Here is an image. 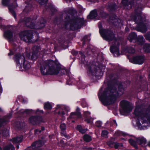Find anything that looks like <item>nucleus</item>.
Segmentation results:
<instances>
[{
  "label": "nucleus",
  "mask_w": 150,
  "mask_h": 150,
  "mask_svg": "<svg viewBox=\"0 0 150 150\" xmlns=\"http://www.w3.org/2000/svg\"><path fill=\"white\" fill-rule=\"evenodd\" d=\"M58 63L57 61H54L51 59L44 62L42 65H41L40 68L41 74L42 75H56L59 73L61 70L62 74L67 75V84L70 85L74 83V79L69 76L66 69H61L60 65Z\"/></svg>",
  "instance_id": "f257e3e1"
},
{
  "label": "nucleus",
  "mask_w": 150,
  "mask_h": 150,
  "mask_svg": "<svg viewBox=\"0 0 150 150\" xmlns=\"http://www.w3.org/2000/svg\"><path fill=\"white\" fill-rule=\"evenodd\" d=\"M103 88H100L98 95L100 100L103 105L108 106L114 103L116 100V95L114 94L117 88L113 85L108 83V86L103 91Z\"/></svg>",
  "instance_id": "f03ea898"
},
{
  "label": "nucleus",
  "mask_w": 150,
  "mask_h": 150,
  "mask_svg": "<svg viewBox=\"0 0 150 150\" xmlns=\"http://www.w3.org/2000/svg\"><path fill=\"white\" fill-rule=\"evenodd\" d=\"M138 8L135 10L134 13L132 16L131 18L137 23L136 30L142 33L146 32L147 31L146 26L144 23V18L142 16V5L137 7Z\"/></svg>",
  "instance_id": "7ed1b4c3"
},
{
  "label": "nucleus",
  "mask_w": 150,
  "mask_h": 150,
  "mask_svg": "<svg viewBox=\"0 0 150 150\" xmlns=\"http://www.w3.org/2000/svg\"><path fill=\"white\" fill-rule=\"evenodd\" d=\"M64 19L66 20L64 22L65 26H67L70 24V29L72 30L81 28L86 22L83 18L77 16L71 18L70 16L67 15L64 17Z\"/></svg>",
  "instance_id": "20e7f679"
},
{
  "label": "nucleus",
  "mask_w": 150,
  "mask_h": 150,
  "mask_svg": "<svg viewBox=\"0 0 150 150\" xmlns=\"http://www.w3.org/2000/svg\"><path fill=\"white\" fill-rule=\"evenodd\" d=\"M98 67L99 69L92 64H88L86 65V74L87 76L90 79L95 77L97 79L100 78L103 75V71L105 66L102 64H98Z\"/></svg>",
  "instance_id": "39448f33"
},
{
  "label": "nucleus",
  "mask_w": 150,
  "mask_h": 150,
  "mask_svg": "<svg viewBox=\"0 0 150 150\" xmlns=\"http://www.w3.org/2000/svg\"><path fill=\"white\" fill-rule=\"evenodd\" d=\"M98 28L99 33L104 40L111 41L115 39V34L112 30L107 28H103L101 24H99Z\"/></svg>",
  "instance_id": "423d86ee"
},
{
  "label": "nucleus",
  "mask_w": 150,
  "mask_h": 150,
  "mask_svg": "<svg viewBox=\"0 0 150 150\" xmlns=\"http://www.w3.org/2000/svg\"><path fill=\"white\" fill-rule=\"evenodd\" d=\"M13 59L17 64L23 65V67L25 69H28L31 66L26 61L24 55L19 54H15L13 57Z\"/></svg>",
  "instance_id": "0eeeda50"
},
{
  "label": "nucleus",
  "mask_w": 150,
  "mask_h": 150,
  "mask_svg": "<svg viewBox=\"0 0 150 150\" xmlns=\"http://www.w3.org/2000/svg\"><path fill=\"white\" fill-rule=\"evenodd\" d=\"M134 114L136 117L140 118L141 119H143L146 117L147 119V120L150 122V108H147L145 112H143L142 110H139V108H136Z\"/></svg>",
  "instance_id": "6e6552de"
},
{
  "label": "nucleus",
  "mask_w": 150,
  "mask_h": 150,
  "mask_svg": "<svg viewBox=\"0 0 150 150\" xmlns=\"http://www.w3.org/2000/svg\"><path fill=\"white\" fill-rule=\"evenodd\" d=\"M141 0H122L121 4L125 7H127L129 5L130 6V9L135 8L134 10L138 8L137 7L139 5H142V8H143V5L141 3ZM135 11H134V12Z\"/></svg>",
  "instance_id": "1a4fd4ad"
},
{
  "label": "nucleus",
  "mask_w": 150,
  "mask_h": 150,
  "mask_svg": "<svg viewBox=\"0 0 150 150\" xmlns=\"http://www.w3.org/2000/svg\"><path fill=\"white\" fill-rule=\"evenodd\" d=\"M122 109L120 110V112L121 115H124L125 114L130 112L132 110V108L128 101L126 100H122L120 103Z\"/></svg>",
  "instance_id": "9d476101"
},
{
  "label": "nucleus",
  "mask_w": 150,
  "mask_h": 150,
  "mask_svg": "<svg viewBox=\"0 0 150 150\" xmlns=\"http://www.w3.org/2000/svg\"><path fill=\"white\" fill-rule=\"evenodd\" d=\"M19 37L21 40L27 42H31L33 36V32L29 30H27L20 33Z\"/></svg>",
  "instance_id": "9b49d317"
},
{
  "label": "nucleus",
  "mask_w": 150,
  "mask_h": 150,
  "mask_svg": "<svg viewBox=\"0 0 150 150\" xmlns=\"http://www.w3.org/2000/svg\"><path fill=\"white\" fill-rule=\"evenodd\" d=\"M32 21V19L30 17H25L23 18L20 19L18 21V23H24L28 27L31 29H34L35 24Z\"/></svg>",
  "instance_id": "f8f14e48"
},
{
  "label": "nucleus",
  "mask_w": 150,
  "mask_h": 150,
  "mask_svg": "<svg viewBox=\"0 0 150 150\" xmlns=\"http://www.w3.org/2000/svg\"><path fill=\"white\" fill-rule=\"evenodd\" d=\"M9 25L6 26L2 24L0 25V28L1 30H4V37L6 39L11 40L13 37V33L10 30H6L7 28H9Z\"/></svg>",
  "instance_id": "ddd939ff"
},
{
  "label": "nucleus",
  "mask_w": 150,
  "mask_h": 150,
  "mask_svg": "<svg viewBox=\"0 0 150 150\" xmlns=\"http://www.w3.org/2000/svg\"><path fill=\"white\" fill-rule=\"evenodd\" d=\"M29 122L33 125L39 124L44 123L45 121L41 116L36 115L30 117L29 119Z\"/></svg>",
  "instance_id": "4468645a"
},
{
  "label": "nucleus",
  "mask_w": 150,
  "mask_h": 150,
  "mask_svg": "<svg viewBox=\"0 0 150 150\" xmlns=\"http://www.w3.org/2000/svg\"><path fill=\"white\" fill-rule=\"evenodd\" d=\"M40 50L39 46H33L32 48L33 51L32 52V55L30 57L31 59L33 60H35L37 59L38 57V53Z\"/></svg>",
  "instance_id": "2eb2a0df"
},
{
  "label": "nucleus",
  "mask_w": 150,
  "mask_h": 150,
  "mask_svg": "<svg viewBox=\"0 0 150 150\" xmlns=\"http://www.w3.org/2000/svg\"><path fill=\"white\" fill-rule=\"evenodd\" d=\"M145 57L144 55H137L132 59V62L135 64H142L144 62Z\"/></svg>",
  "instance_id": "dca6fc26"
},
{
  "label": "nucleus",
  "mask_w": 150,
  "mask_h": 150,
  "mask_svg": "<svg viewBox=\"0 0 150 150\" xmlns=\"http://www.w3.org/2000/svg\"><path fill=\"white\" fill-rule=\"evenodd\" d=\"M18 4L16 3L14 1V3H12L10 5H8V8L9 11L11 13L14 18H16V14L14 11V9L18 6Z\"/></svg>",
  "instance_id": "f3484780"
},
{
  "label": "nucleus",
  "mask_w": 150,
  "mask_h": 150,
  "mask_svg": "<svg viewBox=\"0 0 150 150\" xmlns=\"http://www.w3.org/2000/svg\"><path fill=\"white\" fill-rule=\"evenodd\" d=\"M143 77L142 76H140L139 77V79L137 80L135 82V88L138 89H140L141 90L145 91V89L144 88V85L142 81Z\"/></svg>",
  "instance_id": "a211bd4d"
},
{
  "label": "nucleus",
  "mask_w": 150,
  "mask_h": 150,
  "mask_svg": "<svg viewBox=\"0 0 150 150\" xmlns=\"http://www.w3.org/2000/svg\"><path fill=\"white\" fill-rule=\"evenodd\" d=\"M110 50V52L115 57L118 56L120 54L119 47L115 45L111 46Z\"/></svg>",
  "instance_id": "6ab92c4d"
},
{
  "label": "nucleus",
  "mask_w": 150,
  "mask_h": 150,
  "mask_svg": "<svg viewBox=\"0 0 150 150\" xmlns=\"http://www.w3.org/2000/svg\"><path fill=\"white\" fill-rule=\"evenodd\" d=\"M119 6L115 2H111L109 3L108 6V9L110 12L116 11Z\"/></svg>",
  "instance_id": "aec40b11"
},
{
  "label": "nucleus",
  "mask_w": 150,
  "mask_h": 150,
  "mask_svg": "<svg viewBox=\"0 0 150 150\" xmlns=\"http://www.w3.org/2000/svg\"><path fill=\"white\" fill-rule=\"evenodd\" d=\"M98 16V11L96 9H94L91 11L89 14L87 16V18L90 19H95Z\"/></svg>",
  "instance_id": "412c9836"
},
{
  "label": "nucleus",
  "mask_w": 150,
  "mask_h": 150,
  "mask_svg": "<svg viewBox=\"0 0 150 150\" xmlns=\"http://www.w3.org/2000/svg\"><path fill=\"white\" fill-rule=\"evenodd\" d=\"M124 91V89L122 83L120 82L118 84V91L117 92L116 94L118 96H120L123 94Z\"/></svg>",
  "instance_id": "4be33fe9"
},
{
  "label": "nucleus",
  "mask_w": 150,
  "mask_h": 150,
  "mask_svg": "<svg viewBox=\"0 0 150 150\" xmlns=\"http://www.w3.org/2000/svg\"><path fill=\"white\" fill-rule=\"evenodd\" d=\"M137 38V35L136 33L134 32H131L127 37V39L130 42H132L133 40H135Z\"/></svg>",
  "instance_id": "5701e85b"
},
{
  "label": "nucleus",
  "mask_w": 150,
  "mask_h": 150,
  "mask_svg": "<svg viewBox=\"0 0 150 150\" xmlns=\"http://www.w3.org/2000/svg\"><path fill=\"white\" fill-rule=\"evenodd\" d=\"M98 13L100 17L103 18H105L109 16V14L103 10L99 9L98 10Z\"/></svg>",
  "instance_id": "b1692460"
},
{
  "label": "nucleus",
  "mask_w": 150,
  "mask_h": 150,
  "mask_svg": "<svg viewBox=\"0 0 150 150\" xmlns=\"http://www.w3.org/2000/svg\"><path fill=\"white\" fill-rule=\"evenodd\" d=\"M76 129L82 134H84L87 131V128H83L82 126L80 125H77L76 127Z\"/></svg>",
  "instance_id": "393cba45"
},
{
  "label": "nucleus",
  "mask_w": 150,
  "mask_h": 150,
  "mask_svg": "<svg viewBox=\"0 0 150 150\" xmlns=\"http://www.w3.org/2000/svg\"><path fill=\"white\" fill-rule=\"evenodd\" d=\"M136 41L138 43L139 45H144L145 42L144 37L142 35H139L138 37L137 36Z\"/></svg>",
  "instance_id": "a878e982"
},
{
  "label": "nucleus",
  "mask_w": 150,
  "mask_h": 150,
  "mask_svg": "<svg viewBox=\"0 0 150 150\" xmlns=\"http://www.w3.org/2000/svg\"><path fill=\"white\" fill-rule=\"evenodd\" d=\"M46 8L50 9L51 11L52 15L54 14L55 13H56L57 11V9L54 6L51 4H48Z\"/></svg>",
  "instance_id": "bb28decb"
},
{
  "label": "nucleus",
  "mask_w": 150,
  "mask_h": 150,
  "mask_svg": "<svg viewBox=\"0 0 150 150\" xmlns=\"http://www.w3.org/2000/svg\"><path fill=\"white\" fill-rule=\"evenodd\" d=\"M23 139V136L13 138L12 139V143L13 144L20 143L22 142Z\"/></svg>",
  "instance_id": "cd10ccee"
},
{
  "label": "nucleus",
  "mask_w": 150,
  "mask_h": 150,
  "mask_svg": "<svg viewBox=\"0 0 150 150\" xmlns=\"http://www.w3.org/2000/svg\"><path fill=\"white\" fill-rule=\"evenodd\" d=\"M44 108L46 111L50 110L52 108V106L49 102H47L44 103Z\"/></svg>",
  "instance_id": "c85d7f7f"
},
{
  "label": "nucleus",
  "mask_w": 150,
  "mask_h": 150,
  "mask_svg": "<svg viewBox=\"0 0 150 150\" xmlns=\"http://www.w3.org/2000/svg\"><path fill=\"white\" fill-rule=\"evenodd\" d=\"M32 111L33 110L31 109H26L24 110L23 109H21L18 112V113L21 115H23L25 113L29 114H31Z\"/></svg>",
  "instance_id": "c756f323"
},
{
  "label": "nucleus",
  "mask_w": 150,
  "mask_h": 150,
  "mask_svg": "<svg viewBox=\"0 0 150 150\" xmlns=\"http://www.w3.org/2000/svg\"><path fill=\"white\" fill-rule=\"evenodd\" d=\"M143 49L145 52L150 53V44L145 43L143 45Z\"/></svg>",
  "instance_id": "7c9ffc66"
},
{
  "label": "nucleus",
  "mask_w": 150,
  "mask_h": 150,
  "mask_svg": "<svg viewBox=\"0 0 150 150\" xmlns=\"http://www.w3.org/2000/svg\"><path fill=\"white\" fill-rule=\"evenodd\" d=\"M83 139L86 142H89L91 141L92 137L89 135L86 134L83 137Z\"/></svg>",
  "instance_id": "2f4dec72"
},
{
  "label": "nucleus",
  "mask_w": 150,
  "mask_h": 150,
  "mask_svg": "<svg viewBox=\"0 0 150 150\" xmlns=\"http://www.w3.org/2000/svg\"><path fill=\"white\" fill-rule=\"evenodd\" d=\"M137 142L140 145L142 144H145L146 142V139L143 137L141 138H137Z\"/></svg>",
  "instance_id": "473e14b6"
},
{
  "label": "nucleus",
  "mask_w": 150,
  "mask_h": 150,
  "mask_svg": "<svg viewBox=\"0 0 150 150\" xmlns=\"http://www.w3.org/2000/svg\"><path fill=\"white\" fill-rule=\"evenodd\" d=\"M67 13L71 15L72 17H74L77 12L74 8H69L67 11Z\"/></svg>",
  "instance_id": "72a5a7b5"
},
{
  "label": "nucleus",
  "mask_w": 150,
  "mask_h": 150,
  "mask_svg": "<svg viewBox=\"0 0 150 150\" xmlns=\"http://www.w3.org/2000/svg\"><path fill=\"white\" fill-rule=\"evenodd\" d=\"M74 116H77L78 117H81V115L80 112H72L71 113L69 116L70 118H74Z\"/></svg>",
  "instance_id": "f704fd0d"
},
{
  "label": "nucleus",
  "mask_w": 150,
  "mask_h": 150,
  "mask_svg": "<svg viewBox=\"0 0 150 150\" xmlns=\"http://www.w3.org/2000/svg\"><path fill=\"white\" fill-rule=\"evenodd\" d=\"M63 16L62 14L57 16L55 17L54 19V21L56 23L61 22L63 20Z\"/></svg>",
  "instance_id": "c9c22d12"
},
{
  "label": "nucleus",
  "mask_w": 150,
  "mask_h": 150,
  "mask_svg": "<svg viewBox=\"0 0 150 150\" xmlns=\"http://www.w3.org/2000/svg\"><path fill=\"white\" fill-rule=\"evenodd\" d=\"M0 134L2 135L3 137H7L8 135L7 129L6 128L2 129L0 131Z\"/></svg>",
  "instance_id": "e433bc0d"
},
{
  "label": "nucleus",
  "mask_w": 150,
  "mask_h": 150,
  "mask_svg": "<svg viewBox=\"0 0 150 150\" xmlns=\"http://www.w3.org/2000/svg\"><path fill=\"white\" fill-rule=\"evenodd\" d=\"M84 121L86 122L87 124L91 125L93 123V119L91 117H86L85 118Z\"/></svg>",
  "instance_id": "4c0bfd02"
},
{
  "label": "nucleus",
  "mask_w": 150,
  "mask_h": 150,
  "mask_svg": "<svg viewBox=\"0 0 150 150\" xmlns=\"http://www.w3.org/2000/svg\"><path fill=\"white\" fill-rule=\"evenodd\" d=\"M130 144L135 148L137 147L136 142L132 139H129L128 140Z\"/></svg>",
  "instance_id": "58836bf2"
},
{
  "label": "nucleus",
  "mask_w": 150,
  "mask_h": 150,
  "mask_svg": "<svg viewBox=\"0 0 150 150\" xmlns=\"http://www.w3.org/2000/svg\"><path fill=\"white\" fill-rule=\"evenodd\" d=\"M15 148L12 144L7 145L4 147V150H14Z\"/></svg>",
  "instance_id": "ea45409f"
},
{
  "label": "nucleus",
  "mask_w": 150,
  "mask_h": 150,
  "mask_svg": "<svg viewBox=\"0 0 150 150\" xmlns=\"http://www.w3.org/2000/svg\"><path fill=\"white\" fill-rule=\"evenodd\" d=\"M33 10V8L32 6L31 5L26 6L24 9V10L25 11H26L27 13H28L30 11H32Z\"/></svg>",
  "instance_id": "a19ab883"
},
{
  "label": "nucleus",
  "mask_w": 150,
  "mask_h": 150,
  "mask_svg": "<svg viewBox=\"0 0 150 150\" xmlns=\"http://www.w3.org/2000/svg\"><path fill=\"white\" fill-rule=\"evenodd\" d=\"M10 0H2V4L4 6H8L9 5Z\"/></svg>",
  "instance_id": "79ce46f5"
},
{
  "label": "nucleus",
  "mask_w": 150,
  "mask_h": 150,
  "mask_svg": "<svg viewBox=\"0 0 150 150\" xmlns=\"http://www.w3.org/2000/svg\"><path fill=\"white\" fill-rule=\"evenodd\" d=\"M61 131V134L62 136H64L65 138L68 139L70 138V137L69 135L67 134V132L66 130H62Z\"/></svg>",
  "instance_id": "37998d69"
},
{
  "label": "nucleus",
  "mask_w": 150,
  "mask_h": 150,
  "mask_svg": "<svg viewBox=\"0 0 150 150\" xmlns=\"http://www.w3.org/2000/svg\"><path fill=\"white\" fill-rule=\"evenodd\" d=\"M81 105L83 108H86L88 107V105L86 103L85 99H82L81 100Z\"/></svg>",
  "instance_id": "c03bdc74"
},
{
  "label": "nucleus",
  "mask_w": 150,
  "mask_h": 150,
  "mask_svg": "<svg viewBox=\"0 0 150 150\" xmlns=\"http://www.w3.org/2000/svg\"><path fill=\"white\" fill-rule=\"evenodd\" d=\"M89 36L88 35H85L82 38L81 41L83 42L82 45L84 46L86 44V41L88 39Z\"/></svg>",
  "instance_id": "a18cd8bd"
},
{
  "label": "nucleus",
  "mask_w": 150,
  "mask_h": 150,
  "mask_svg": "<svg viewBox=\"0 0 150 150\" xmlns=\"http://www.w3.org/2000/svg\"><path fill=\"white\" fill-rule=\"evenodd\" d=\"M11 115H8L5 116V117H6L8 119H4L2 120V122H3V124L4 123H6L8 122L9 121V119L11 118Z\"/></svg>",
  "instance_id": "49530a36"
},
{
  "label": "nucleus",
  "mask_w": 150,
  "mask_h": 150,
  "mask_svg": "<svg viewBox=\"0 0 150 150\" xmlns=\"http://www.w3.org/2000/svg\"><path fill=\"white\" fill-rule=\"evenodd\" d=\"M85 57L86 56L85 55H82L81 56V62L84 64H87L88 62V61H86L85 60Z\"/></svg>",
  "instance_id": "de8ad7c7"
},
{
  "label": "nucleus",
  "mask_w": 150,
  "mask_h": 150,
  "mask_svg": "<svg viewBox=\"0 0 150 150\" xmlns=\"http://www.w3.org/2000/svg\"><path fill=\"white\" fill-rule=\"evenodd\" d=\"M109 132L107 130H103L101 133V136L103 137H105L107 136Z\"/></svg>",
  "instance_id": "09e8293b"
},
{
  "label": "nucleus",
  "mask_w": 150,
  "mask_h": 150,
  "mask_svg": "<svg viewBox=\"0 0 150 150\" xmlns=\"http://www.w3.org/2000/svg\"><path fill=\"white\" fill-rule=\"evenodd\" d=\"M40 5L46 4L48 0H36Z\"/></svg>",
  "instance_id": "8fccbe9b"
},
{
  "label": "nucleus",
  "mask_w": 150,
  "mask_h": 150,
  "mask_svg": "<svg viewBox=\"0 0 150 150\" xmlns=\"http://www.w3.org/2000/svg\"><path fill=\"white\" fill-rule=\"evenodd\" d=\"M144 36L146 40H149L150 42V31L146 33L144 35Z\"/></svg>",
  "instance_id": "3c124183"
},
{
  "label": "nucleus",
  "mask_w": 150,
  "mask_h": 150,
  "mask_svg": "<svg viewBox=\"0 0 150 150\" xmlns=\"http://www.w3.org/2000/svg\"><path fill=\"white\" fill-rule=\"evenodd\" d=\"M115 142L112 140H110L107 142V144L110 147H114Z\"/></svg>",
  "instance_id": "603ef678"
},
{
  "label": "nucleus",
  "mask_w": 150,
  "mask_h": 150,
  "mask_svg": "<svg viewBox=\"0 0 150 150\" xmlns=\"http://www.w3.org/2000/svg\"><path fill=\"white\" fill-rule=\"evenodd\" d=\"M59 127L61 130H66L67 128L66 125L64 123H62L60 125Z\"/></svg>",
  "instance_id": "864d4df0"
},
{
  "label": "nucleus",
  "mask_w": 150,
  "mask_h": 150,
  "mask_svg": "<svg viewBox=\"0 0 150 150\" xmlns=\"http://www.w3.org/2000/svg\"><path fill=\"white\" fill-rule=\"evenodd\" d=\"M9 51L10 52L8 53V55L11 56L15 54L16 50L15 49H13V50H10Z\"/></svg>",
  "instance_id": "5fc2aeb1"
},
{
  "label": "nucleus",
  "mask_w": 150,
  "mask_h": 150,
  "mask_svg": "<svg viewBox=\"0 0 150 150\" xmlns=\"http://www.w3.org/2000/svg\"><path fill=\"white\" fill-rule=\"evenodd\" d=\"M58 114L61 117H63L64 115L65 114L64 111L63 110L59 111L57 112Z\"/></svg>",
  "instance_id": "6e6d98bb"
},
{
  "label": "nucleus",
  "mask_w": 150,
  "mask_h": 150,
  "mask_svg": "<svg viewBox=\"0 0 150 150\" xmlns=\"http://www.w3.org/2000/svg\"><path fill=\"white\" fill-rule=\"evenodd\" d=\"M41 20L40 24L43 25V27H44L45 26V24L46 23V20L44 18L42 17L41 18Z\"/></svg>",
  "instance_id": "4d7b16f0"
},
{
  "label": "nucleus",
  "mask_w": 150,
  "mask_h": 150,
  "mask_svg": "<svg viewBox=\"0 0 150 150\" xmlns=\"http://www.w3.org/2000/svg\"><path fill=\"white\" fill-rule=\"evenodd\" d=\"M118 78L117 77H115L111 81L115 85H118Z\"/></svg>",
  "instance_id": "13d9d810"
},
{
  "label": "nucleus",
  "mask_w": 150,
  "mask_h": 150,
  "mask_svg": "<svg viewBox=\"0 0 150 150\" xmlns=\"http://www.w3.org/2000/svg\"><path fill=\"white\" fill-rule=\"evenodd\" d=\"M62 109L66 111L67 112H68L70 111V109L69 107L67 106H64L62 108Z\"/></svg>",
  "instance_id": "bf43d9fd"
},
{
  "label": "nucleus",
  "mask_w": 150,
  "mask_h": 150,
  "mask_svg": "<svg viewBox=\"0 0 150 150\" xmlns=\"http://www.w3.org/2000/svg\"><path fill=\"white\" fill-rule=\"evenodd\" d=\"M102 124V122L100 121H98L96 123V126L98 127H100L101 126Z\"/></svg>",
  "instance_id": "052dcab7"
},
{
  "label": "nucleus",
  "mask_w": 150,
  "mask_h": 150,
  "mask_svg": "<svg viewBox=\"0 0 150 150\" xmlns=\"http://www.w3.org/2000/svg\"><path fill=\"white\" fill-rule=\"evenodd\" d=\"M71 53L73 56H76L78 54V52L77 51L73 49L71 51Z\"/></svg>",
  "instance_id": "680f3d73"
},
{
  "label": "nucleus",
  "mask_w": 150,
  "mask_h": 150,
  "mask_svg": "<svg viewBox=\"0 0 150 150\" xmlns=\"http://www.w3.org/2000/svg\"><path fill=\"white\" fill-rule=\"evenodd\" d=\"M41 130L40 129H36L34 130L35 133L36 134H39L41 132Z\"/></svg>",
  "instance_id": "e2e57ef3"
},
{
  "label": "nucleus",
  "mask_w": 150,
  "mask_h": 150,
  "mask_svg": "<svg viewBox=\"0 0 150 150\" xmlns=\"http://www.w3.org/2000/svg\"><path fill=\"white\" fill-rule=\"evenodd\" d=\"M137 121L136 124L138 127H140V126H141V124L140 122V121L139 120V118L137 117Z\"/></svg>",
  "instance_id": "0e129e2a"
},
{
  "label": "nucleus",
  "mask_w": 150,
  "mask_h": 150,
  "mask_svg": "<svg viewBox=\"0 0 150 150\" xmlns=\"http://www.w3.org/2000/svg\"><path fill=\"white\" fill-rule=\"evenodd\" d=\"M119 146V144L117 142H115L114 144V147L116 149H117Z\"/></svg>",
  "instance_id": "69168bd1"
},
{
  "label": "nucleus",
  "mask_w": 150,
  "mask_h": 150,
  "mask_svg": "<svg viewBox=\"0 0 150 150\" xmlns=\"http://www.w3.org/2000/svg\"><path fill=\"white\" fill-rule=\"evenodd\" d=\"M129 52L130 53H134L135 52V50L133 48H131L129 50Z\"/></svg>",
  "instance_id": "338daca9"
},
{
  "label": "nucleus",
  "mask_w": 150,
  "mask_h": 150,
  "mask_svg": "<svg viewBox=\"0 0 150 150\" xmlns=\"http://www.w3.org/2000/svg\"><path fill=\"white\" fill-rule=\"evenodd\" d=\"M141 120H143V121L142 122V123L143 124L147 122V120L145 119V118H144L143 119Z\"/></svg>",
  "instance_id": "774afa93"
}]
</instances>
